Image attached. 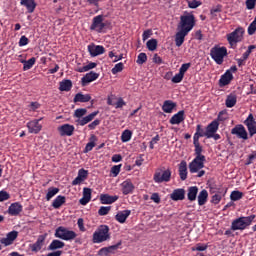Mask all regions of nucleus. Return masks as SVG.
<instances>
[{"label":"nucleus","mask_w":256,"mask_h":256,"mask_svg":"<svg viewBox=\"0 0 256 256\" xmlns=\"http://www.w3.org/2000/svg\"><path fill=\"white\" fill-rule=\"evenodd\" d=\"M193 27H195V15L185 11L180 16V22L178 23V32L175 37L176 47H181L185 43V37L193 31Z\"/></svg>","instance_id":"obj_1"},{"label":"nucleus","mask_w":256,"mask_h":256,"mask_svg":"<svg viewBox=\"0 0 256 256\" xmlns=\"http://www.w3.org/2000/svg\"><path fill=\"white\" fill-rule=\"evenodd\" d=\"M85 115H87V109L85 108H78L74 111V117L78 119L77 123L81 125V127L87 125V123H91V121L99 115V111H94L87 116Z\"/></svg>","instance_id":"obj_2"},{"label":"nucleus","mask_w":256,"mask_h":256,"mask_svg":"<svg viewBox=\"0 0 256 256\" xmlns=\"http://www.w3.org/2000/svg\"><path fill=\"white\" fill-rule=\"evenodd\" d=\"M111 239V233H109V226L100 225L92 236L93 243H105Z\"/></svg>","instance_id":"obj_3"},{"label":"nucleus","mask_w":256,"mask_h":256,"mask_svg":"<svg viewBox=\"0 0 256 256\" xmlns=\"http://www.w3.org/2000/svg\"><path fill=\"white\" fill-rule=\"evenodd\" d=\"M255 214H252L247 217H240L237 218L232 222L231 229L232 231H243L244 229H247L251 223L255 220Z\"/></svg>","instance_id":"obj_4"},{"label":"nucleus","mask_w":256,"mask_h":256,"mask_svg":"<svg viewBox=\"0 0 256 256\" xmlns=\"http://www.w3.org/2000/svg\"><path fill=\"white\" fill-rule=\"evenodd\" d=\"M210 56L217 65H223V61L227 57V48L224 46H214L210 50Z\"/></svg>","instance_id":"obj_5"},{"label":"nucleus","mask_w":256,"mask_h":256,"mask_svg":"<svg viewBox=\"0 0 256 256\" xmlns=\"http://www.w3.org/2000/svg\"><path fill=\"white\" fill-rule=\"evenodd\" d=\"M54 235L57 239H62V241H73V239L77 237L75 231L69 230L63 226L58 227Z\"/></svg>","instance_id":"obj_6"},{"label":"nucleus","mask_w":256,"mask_h":256,"mask_svg":"<svg viewBox=\"0 0 256 256\" xmlns=\"http://www.w3.org/2000/svg\"><path fill=\"white\" fill-rule=\"evenodd\" d=\"M245 33V29L243 27L236 28L232 33L226 35L227 41L231 47L236 43H241L243 41V35Z\"/></svg>","instance_id":"obj_7"},{"label":"nucleus","mask_w":256,"mask_h":256,"mask_svg":"<svg viewBox=\"0 0 256 256\" xmlns=\"http://www.w3.org/2000/svg\"><path fill=\"white\" fill-rule=\"evenodd\" d=\"M155 183H169L171 181V170H157L154 174Z\"/></svg>","instance_id":"obj_8"},{"label":"nucleus","mask_w":256,"mask_h":256,"mask_svg":"<svg viewBox=\"0 0 256 256\" xmlns=\"http://www.w3.org/2000/svg\"><path fill=\"white\" fill-rule=\"evenodd\" d=\"M190 173H198L205 167V158L195 157L188 165Z\"/></svg>","instance_id":"obj_9"},{"label":"nucleus","mask_w":256,"mask_h":256,"mask_svg":"<svg viewBox=\"0 0 256 256\" xmlns=\"http://www.w3.org/2000/svg\"><path fill=\"white\" fill-rule=\"evenodd\" d=\"M232 135H236L238 139H243L244 141H247L249 139V134L247 133V130L245 129V126L238 124L231 130Z\"/></svg>","instance_id":"obj_10"},{"label":"nucleus","mask_w":256,"mask_h":256,"mask_svg":"<svg viewBox=\"0 0 256 256\" xmlns=\"http://www.w3.org/2000/svg\"><path fill=\"white\" fill-rule=\"evenodd\" d=\"M91 31H97V33H102L105 29V23H103V16L98 15L93 18L92 25L90 26Z\"/></svg>","instance_id":"obj_11"},{"label":"nucleus","mask_w":256,"mask_h":256,"mask_svg":"<svg viewBox=\"0 0 256 256\" xmlns=\"http://www.w3.org/2000/svg\"><path fill=\"white\" fill-rule=\"evenodd\" d=\"M58 133L61 137H71L75 133V126L71 124H63L59 126Z\"/></svg>","instance_id":"obj_12"},{"label":"nucleus","mask_w":256,"mask_h":256,"mask_svg":"<svg viewBox=\"0 0 256 256\" xmlns=\"http://www.w3.org/2000/svg\"><path fill=\"white\" fill-rule=\"evenodd\" d=\"M244 125H246L250 137H253V135H256V121L255 117H253V114H249L247 119L244 121Z\"/></svg>","instance_id":"obj_13"},{"label":"nucleus","mask_w":256,"mask_h":256,"mask_svg":"<svg viewBox=\"0 0 256 256\" xmlns=\"http://www.w3.org/2000/svg\"><path fill=\"white\" fill-rule=\"evenodd\" d=\"M88 53L91 57H99L105 53V47L101 45L90 44L88 45Z\"/></svg>","instance_id":"obj_14"},{"label":"nucleus","mask_w":256,"mask_h":256,"mask_svg":"<svg viewBox=\"0 0 256 256\" xmlns=\"http://www.w3.org/2000/svg\"><path fill=\"white\" fill-rule=\"evenodd\" d=\"M41 121L40 119H35L27 123V127L29 130V133H34L37 135L43 129V125H41L39 122Z\"/></svg>","instance_id":"obj_15"},{"label":"nucleus","mask_w":256,"mask_h":256,"mask_svg":"<svg viewBox=\"0 0 256 256\" xmlns=\"http://www.w3.org/2000/svg\"><path fill=\"white\" fill-rule=\"evenodd\" d=\"M217 131H219V122L217 120H214L207 126L205 137H207V139H211V137H213V134L217 133Z\"/></svg>","instance_id":"obj_16"},{"label":"nucleus","mask_w":256,"mask_h":256,"mask_svg":"<svg viewBox=\"0 0 256 256\" xmlns=\"http://www.w3.org/2000/svg\"><path fill=\"white\" fill-rule=\"evenodd\" d=\"M18 235L19 233L17 231H11L6 235L5 238L0 239V243H2V245H5V247H9V245H13V241L17 239Z\"/></svg>","instance_id":"obj_17"},{"label":"nucleus","mask_w":256,"mask_h":256,"mask_svg":"<svg viewBox=\"0 0 256 256\" xmlns=\"http://www.w3.org/2000/svg\"><path fill=\"white\" fill-rule=\"evenodd\" d=\"M120 245H121V242H119L116 245H112V246H109V247H104V248L99 250L98 255L99 256L115 255V252L117 251V249H119Z\"/></svg>","instance_id":"obj_18"},{"label":"nucleus","mask_w":256,"mask_h":256,"mask_svg":"<svg viewBox=\"0 0 256 256\" xmlns=\"http://www.w3.org/2000/svg\"><path fill=\"white\" fill-rule=\"evenodd\" d=\"M97 79H99V74L97 72L91 71L82 78V85L85 87L86 85H89V83L97 81Z\"/></svg>","instance_id":"obj_19"},{"label":"nucleus","mask_w":256,"mask_h":256,"mask_svg":"<svg viewBox=\"0 0 256 256\" xmlns=\"http://www.w3.org/2000/svg\"><path fill=\"white\" fill-rule=\"evenodd\" d=\"M121 189L123 195H129L135 191V186L133 185V182L130 180H125L124 182L121 183Z\"/></svg>","instance_id":"obj_20"},{"label":"nucleus","mask_w":256,"mask_h":256,"mask_svg":"<svg viewBox=\"0 0 256 256\" xmlns=\"http://www.w3.org/2000/svg\"><path fill=\"white\" fill-rule=\"evenodd\" d=\"M184 121H185V111L181 110L171 117L170 124L180 125V123H183Z\"/></svg>","instance_id":"obj_21"},{"label":"nucleus","mask_w":256,"mask_h":256,"mask_svg":"<svg viewBox=\"0 0 256 256\" xmlns=\"http://www.w3.org/2000/svg\"><path fill=\"white\" fill-rule=\"evenodd\" d=\"M89 175V172L85 169H80L78 171L77 177L72 181V185H81L85 179H87V176Z\"/></svg>","instance_id":"obj_22"},{"label":"nucleus","mask_w":256,"mask_h":256,"mask_svg":"<svg viewBox=\"0 0 256 256\" xmlns=\"http://www.w3.org/2000/svg\"><path fill=\"white\" fill-rule=\"evenodd\" d=\"M170 199H172V201H183V199H185V189L183 188L175 189L171 193Z\"/></svg>","instance_id":"obj_23"},{"label":"nucleus","mask_w":256,"mask_h":256,"mask_svg":"<svg viewBox=\"0 0 256 256\" xmlns=\"http://www.w3.org/2000/svg\"><path fill=\"white\" fill-rule=\"evenodd\" d=\"M119 199V196H111L109 194H101L100 195V202L102 205H112Z\"/></svg>","instance_id":"obj_24"},{"label":"nucleus","mask_w":256,"mask_h":256,"mask_svg":"<svg viewBox=\"0 0 256 256\" xmlns=\"http://www.w3.org/2000/svg\"><path fill=\"white\" fill-rule=\"evenodd\" d=\"M23 211V206L19 202L12 203L8 208L9 215H19Z\"/></svg>","instance_id":"obj_25"},{"label":"nucleus","mask_w":256,"mask_h":256,"mask_svg":"<svg viewBox=\"0 0 256 256\" xmlns=\"http://www.w3.org/2000/svg\"><path fill=\"white\" fill-rule=\"evenodd\" d=\"M91 188H84L83 189V197L79 200L80 205H87L89 201H91Z\"/></svg>","instance_id":"obj_26"},{"label":"nucleus","mask_w":256,"mask_h":256,"mask_svg":"<svg viewBox=\"0 0 256 256\" xmlns=\"http://www.w3.org/2000/svg\"><path fill=\"white\" fill-rule=\"evenodd\" d=\"M20 5L26 7L28 13H33V11H35V8L37 7L35 0H20Z\"/></svg>","instance_id":"obj_27"},{"label":"nucleus","mask_w":256,"mask_h":256,"mask_svg":"<svg viewBox=\"0 0 256 256\" xmlns=\"http://www.w3.org/2000/svg\"><path fill=\"white\" fill-rule=\"evenodd\" d=\"M129 215H131V210L120 211L116 214L115 219L118 223H125Z\"/></svg>","instance_id":"obj_28"},{"label":"nucleus","mask_w":256,"mask_h":256,"mask_svg":"<svg viewBox=\"0 0 256 256\" xmlns=\"http://www.w3.org/2000/svg\"><path fill=\"white\" fill-rule=\"evenodd\" d=\"M43 243H45V236L41 235L38 237L37 241L31 245V249L34 252L41 251L43 249Z\"/></svg>","instance_id":"obj_29"},{"label":"nucleus","mask_w":256,"mask_h":256,"mask_svg":"<svg viewBox=\"0 0 256 256\" xmlns=\"http://www.w3.org/2000/svg\"><path fill=\"white\" fill-rule=\"evenodd\" d=\"M231 81H233V73H231V71H226L220 78V85L225 87V85H229Z\"/></svg>","instance_id":"obj_30"},{"label":"nucleus","mask_w":256,"mask_h":256,"mask_svg":"<svg viewBox=\"0 0 256 256\" xmlns=\"http://www.w3.org/2000/svg\"><path fill=\"white\" fill-rule=\"evenodd\" d=\"M177 107V104L171 100L164 101V104L162 106V110L164 113H173V109Z\"/></svg>","instance_id":"obj_31"},{"label":"nucleus","mask_w":256,"mask_h":256,"mask_svg":"<svg viewBox=\"0 0 256 256\" xmlns=\"http://www.w3.org/2000/svg\"><path fill=\"white\" fill-rule=\"evenodd\" d=\"M65 242L61 240H53L48 246V251H57V249H63Z\"/></svg>","instance_id":"obj_32"},{"label":"nucleus","mask_w":256,"mask_h":256,"mask_svg":"<svg viewBox=\"0 0 256 256\" xmlns=\"http://www.w3.org/2000/svg\"><path fill=\"white\" fill-rule=\"evenodd\" d=\"M179 176L182 181L187 179V162L181 161L179 164Z\"/></svg>","instance_id":"obj_33"},{"label":"nucleus","mask_w":256,"mask_h":256,"mask_svg":"<svg viewBox=\"0 0 256 256\" xmlns=\"http://www.w3.org/2000/svg\"><path fill=\"white\" fill-rule=\"evenodd\" d=\"M90 99H91V95L78 93L74 97V103H88Z\"/></svg>","instance_id":"obj_34"},{"label":"nucleus","mask_w":256,"mask_h":256,"mask_svg":"<svg viewBox=\"0 0 256 256\" xmlns=\"http://www.w3.org/2000/svg\"><path fill=\"white\" fill-rule=\"evenodd\" d=\"M65 201H66V198L65 196H57L53 202H52V207L54 209H60L63 205H65Z\"/></svg>","instance_id":"obj_35"},{"label":"nucleus","mask_w":256,"mask_h":256,"mask_svg":"<svg viewBox=\"0 0 256 256\" xmlns=\"http://www.w3.org/2000/svg\"><path fill=\"white\" fill-rule=\"evenodd\" d=\"M197 193H199V188L197 186H191L188 188V200L195 201L197 199Z\"/></svg>","instance_id":"obj_36"},{"label":"nucleus","mask_w":256,"mask_h":256,"mask_svg":"<svg viewBox=\"0 0 256 256\" xmlns=\"http://www.w3.org/2000/svg\"><path fill=\"white\" fill-rule=\"evenodd\" d=\"M209 197V193L207 190L203 189L198 194V205L203 206L207 203V198Z\"/></svg>","instance_id":"obj_37"},{"label":"nucleus","mask_w":256,"mask_h":256,"mask_svg":"<svg viewBox=\"0 0 256 256\" xmlns=\"http://www.w3.org/2000/svg\"><path fill=\"white\" fill-rule=\"evenodd\" d=\"M225 104L229 109H231V107H235V105H237V96L235 94L228 95Z\"/></svg>","instance_id":"obj_38"},{"label":"nucleus","mask_w":256,"mask_h":256,"mask_svg":"<svg viewBox=\"0 0 256 256\" xmlns=\"http://www.w3.org/2000/svg\"><path fill=\"white\" fill-rule=\"evenodd\" d=\"M131 137H133V132L129 129L124 130L121 135L122 143H129V141H131Z\"/></svg>","instance_id":"obj_39"},{"label":"nucleus","mask_w":256,"mask_h":256,"mask_svg":"<svg viewBox=\"0 0 256 256\" xmlns=\"http://www.w3.org/2000/svg\"><path fill=\"white\" fill-rule=\"evenodd\" d=\"M194 147H195L196 158L205 159V155L201 154L203 153V148L199 144V141L194 140Z\"/></svg>","instance_id":"obj_40"},{"label":"nucleus","mask_w":256,"mask_h":256,"mask_svg":"<svg viewBox=\"0 0 256 256\" xmlns=\"http://www.w3.org/2000/svg\"><path fill=\"white\" fill-rule=\"evenodd\" d=\"M96 67H97V63L90 62L86 66L77 68L76 71H78V73H87V71H91V69H95Z\"/></svg>","instance_id":"obj_41"},{"label":"nucleus","mask_w":256,"mask_h":256,"mask_svg":"<svg viewBox=\"0 0 256 256\" xmlns=\"http://www.w3.org/2000/svg\"><path fill=\"white\" fill-rule=\"evenodd\" d=\"M71 87H73V83L71 82V80H64L60 82L59 89L61 91H71Z\"/></svg>","instance_id":"obj_42"},{"label":"nucleus","mask_w":256,"mask_h":256,"mask_svg":"<svg viewBox=\"0 0 256 256\" xmlns=\"http://www.w3.org/2000/svg\"><path fill=\"white\" fill-rule=\"evenodd\" d=\"M57 193H59V188H55V187L48 188V192L46 194V201H51V199H53V197H55Z\"/></svg>","instance_id":"obj_43"},{"label":"nucleus","mask_w":256,"mask_h":256,"mask_svg":"<svg viewBox=\"0 0 256 256\" xmlns=\"http://www.w3.org/2000/svg\"><path fill=\"white\" fill-rule=\"evenodd\" d=\"M186 3L189 9H197V7H201L203 5L201 0H186Z\"/></svg>","instance_id":"obj_44"},{"label":"nucleus","mask_w":256,"mask_h":256,"mask_svg":"<svg viewBox=\"0 0 256 256\" xmlns=\"http://www.w3.org/2000/svg\"><path fill=\"white\" fill-rule=\"evenodd\" d=\"M200 137H205V131L201 128V125H197L196 133L194 134L193 141H199Z\"/></svg>","instance_id":"obj_45"},{"label":"nucleus","mask_w":256,"mask_h":256,"mask_svg":"<svg viewBox=\"0 0 256 256\" xmlns=\"http://www.w3.org/2000/svg\"><path fill=\"white\" fill-rule=\"evenodd\" d=\"M146 47L150 51H155V49H157V39L148 40L147 43H146Z\"/></svg>","instance_id":"obj_46"},{"label":"nucleus","mask_w":256,"mask_h":256,"mask_svg":"<svg viewBox=\"0 0 256 256\" xmlns=\"http://www.w3.org/2000/svg\"><path fill=\"white\" fill-rule=\"evenodd\" d=\"M231 201H239L240 199H243V193L240 191H233L230 195Z\"/></svg>","instance_id":"obj_47"},{"label":"nucleus","mask_w":256,"mask_h":256,"mask_svg":"<svg viewBox=\"0 0 256 256\" xmlns=\"http://www.w3.org/2000/svg\"><path fill=\"white\" fill-rule=\"evenodd\" d=\"M33 65H35V58H30L29 60L24 61L23 70L29 71V69H31V67H33Z\"/></svg>","instance_id":"obj_48"},{"label":"nucleus","mask_w":256,"mask_h":256,"mask_svg":"<svg viewBox=\"0 0 256 256\" xmlns=\"http://www.w3.org/2000/svg\"><path fill=\"white\" fill-rule=\"evenodd\" d=\"M123 62L117 63L113 68H112V74L117 75V73H121L123 71Z\"/></svg>","instance_id":"obj_49"},{"label":"nucleus","mask_w":256,"mask_h":256,"mask_svg":"<svg viewBox=\"0 0 256 256\" xmlns=\"http://www.w3.org/2000/svg\"><path fill=\"white\" fill-rule=\"evenodd\" d=\"M207 244L198 243L191 248V251H207Z\"/></svg>","instance_id":"obj_50"},{"label":"nucleus","mask_w":256,"mask_h":256,"mask_svg":"<svg viewBox=\"0 0 256 256\" xmlns=\"http://www.w3.org/2000/svg\"><path fill=\"white\" fill-rule=\"evenodd\" d=\"M146 61H147V54L140 53L138 55L136 63H138V65H143V63H145Z\"/></svg>","instance_id":"obj_51"},{"label":"nucleus","mask_w":256,"mask_h":256,"mask_svg":"<svg viewBox=\"0 0 256 256\" xmlns=\"http://www.w3.org/2000/svg\"><path fill=\"white\" fill-rule=\"evenodd\" d=\"M109 211H111V206H102L98 210V214L101 216L107 215L109 213Z\"/></svg>","instance_id":"obj_52"},{"label":"nucleus","mask_w":256,"mask_h":256,"mask_svg":"<svg viewBox=\"0 0 256 256\" xmlns=\"http://www.w3.org/2000/svg\"><path fill=\"white\" fill-rule=\"evenodd\" d=\"M189 67H191V63L182 64V66L179 69V73H181L185 77V73L189 71Z\"/></svg>","instance_id":"obj_53"},{"label":"nucleus","mask_w":256,"mask_h":256,"mask_svg":"<svg viewBox=\"0 0 256 256\" xmlns=\"http://www.w3.org/2000/svg\"><path fill=\"white\" fill-rule=\"evenodd\" d=\"M183 74L181 72H178L174 77H172L171 81L172 83H181L183 81Z\"/></svg>","instance_id":"obj_54"},{"label":"nucleus","mask_w":256,"mask_h":256,"mask_svg":"<svg viewBox=\"0 0 256 256\" xmlns=\"http://www.w3.org/2000/svg\"><path fill=\"white\" fill-rule=\"evenodd\" d=\"M121 173V165H115L111 168V174L113 177H117Z\"/></svg>","instance_id":"obj_55"},{"label":"nucleus","mask_w":256,"mask_h":256,"mask_svg":"<svg viewBox=\"0 0 256 256\" xmlns=\"http://www.w3.org/2000/svg\"><path fill=\"white\" fill-rule=\"evenodd\" d=\"M25 45H29V38L26 36H21L19 40V47H25Z\"/></svg>","instance_id":"obj_56"},{"label":"nucleus","mask_w":256,"mask_h":256,"mask_svg":"<svg viewBox=\"0 0 256 256\" xmlns=\"http://www.w3.org/2000/svg\"><path fill=\"white\" fill-rule=\"evenodd\" d=\"M256 0H246V9H255Z\"/></svg>","instance_id":"obj_57"},{"label":"nucleus","mask_w":256,"mask_h":256,"mask_svg":"<svg viewBox=\"0 0 256 256\" xmlns=\"http://www.w3.org/2000/svg\"><path fill=\"white\" fill-rule=\"evenodd\" d=\"M221 199H222V197L220 194H215L212 196V203L214 205H219V203H221Z\"/></svg>","instance_id":"obj_58"},{"label":"nucleus","mask_w":256,"mask_h":256,"mask_svg":"<svg viewBox=\"0 0 256 256\" xmlns=\"http://www.w3.org/2000/svg\"><path fill=\"white\" fill-rule=\"evenodd\" d=\"M93 147H95V141L88 142L85 147V153H89V151H93Z\"/></svg>","instance_id":"obj_59"},{"label":"nucleus","mask_w":256,"mask_h":256,"mask_svg":"<svg viewBox=\"0 0 256 256\" xmlns=\"http://www.w3.org/2000/svg\"><path fill=\"white\" fill-rule=\"evenodd\" d=\"M221 11H222L221 5H217L210 10V13L215 17L216 13H221Z\"/></svg>","instance_id":"obj_60"},{"label":"nucleus","mask_w":256,"mask_h":256,"mask_svg":"<svg viewBox=\"0 0 256 256\" xmlns=\"http://www.w3.org/2000/svg\"><path fill=\"white\" fill-rule=\"evenodd\" d=\"M159 135H156L152 140L150 141V149H155V145L159 143Z\"/></svg>","instance_id":"obj_61"},{"label":"nucleus","mask_w":256,"mask_h":256,"mask_svg":"<svg viewBox=\"0 0 256 256\" xmlns=\"http://www.w3.org/2000/svg\"><path fill=\"white\" fill-rule=\"evenodd\" d=\"M9 199V193L0 191V202L7 201Z\"/></svg>","instance_id":"obj_62"},{"label":"nucleus","mask_w":256,"mask_h":256,"mask_svg":"<svg viewBox=\"0 0 256 256\" xmlns=\"http://www.w3.org/2000/svg\"><path fill=\"white\" fill-rule=\"evenodd\" d=\"M151 35H153V32H151V30L144 31L143 35H142L143 41H147V39H149V37H151Z\"/></svg>","instance_id":"obj_63"},{"label":"nucleus","mask_w":256,"mask_h":256,"mask_svg":"<svg viewBox=\"0 0 256 256\" xmlns=\"http://www.w3.org/2000/svg\"><path fill=\"white\" fill-rule=\"evenodd\" d=\"M256 159V152H254L253 154L249 155L248 160L246 162V165H251V163H253V160Z\"/></svg>","instance_id":"obj_64"}]
</instances>
